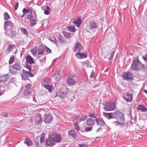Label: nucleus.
<instances>
[{
  "mask_svg": "<svg viewBox=\"0 0 147 147\" xmlns=\"http://www.w3.org/2000/svg\"><path fill=\"white\" fill-rule=\"evenodd\" d=\"M13 24L10 21H7L5 24V26H13Z\"/></svg>",
  "mask_w": 147,
  "mask_h": 147,
  "instance_id": "a19ab883",
  "label": "nucleus"
},
{
  "mask_svg": "<svg viewBox=\"0 0 147 147\" xmlns=\"http://www.w3.org/2000/svg\"><path fill=\"white\" fill-rule=\"evenodd\" d=\"M63 33L65 37L67 38H69L71 36L70 34L67 33L65 32H63Z\"/></svg>",
  "mask_w": 147,
  "mask_h": 147,
  "instance_id": "e433bc0d",
  "label": "nucleus"
},
{
  "mask_svg": "<svg viewBox=\"0 0 147 147\" xmlns=\"http://www.w3.org/2000/svg\"><path fill=\"white\" fill-rule=\"evenodd\" d=\"M42 87H45V88L48 90L50 92H51L53 88V87L52 85L48 84H42Z\"/></svg>",
  "mask_w": 147,
  "mask_h": 147,
  "instance_id": "a878e982",
  "label": "nucleus"
},
{
  "mask_svg": "<svg viewBox=\"0 0 147 147\" xmlns=\"http://www.w3.org/2000/svg\"><path fill=\"white\" fill-rule=\"evenodd\" d=\"M25 67L30 71L31 70V67L29 65H26V66Z\"/></svg>",
  "mask_w": 147,
  "mask_h": 147,
  "instance_id": "13d9d810",
  "label": "nucleus"
},
{
  "mask_svg": "<svg viewBox=\"0 0 147 147\" xmlns=\"http://www.w3.org/2000/svg\"><path fill=\"white\" fill-rule=\"evenodd\" d=\"M69 92L68 90L66 88L65 90L63 92L59 91L56 93V97H57L60 98L61 99H63L67 96V94Z\"/></svg>",
  "mask_w": 147,
  "mask_h": 147,
  "instance_id": "20e7f679",
  "label": "nucleus"
},
{
  "mask_svg": "<svg viewBox=\"0 0 147 147\" xmlns=\"http://www.w3.org/2000/svg\"><path fill=\"white\" fill-rule=\"evenodd\" d=\"M20 30L21 31V32L23 34H25L26 35H28V32L26 29L23 28H21L20 29Z\"/></svg>",
  "mask_w": 147,
  "mask_h": 147,
  "instance_id": "473e14b6",
  "label": "nucleus"
},
{
  "mask_svg": "<svg viewBox=\"0 0 147 147\" xmlns=\"http://www.w3.org/2000/svg\"><path fill=\"white\" fill-rule=\"evenodd\" d=\"M46 8V10L44 11V13L45 15H49L51 11L50 8L49 7L47 6Z\"/></svg>",
  "mask_w": 147,
  "mask_h": 147,
  "instance_id": "72a5a7b5",
  "label": "nucleus"
},
{
  "mask_svg": "<svg viewBox=\"0 0 147 147\" xmlns=\"http://www.w3.org/2000/svg\"><path fill=\"white\" fill-rule=\"evenodd\" d=\"M133 95L132 94H127L124 95L123 98L127 102H130L132 101Z\"/></svg>",
  "mask_w": 147,
  "mask_h": 147,
  "instance_id": "1a4fd4ad",
  "label": "nucleus"
},
{
  "mask_svg": "<svg viewBox=\"0 0 147 147\" xmlns=\"http://www.w3.org/2000/svg\"><path fill=\"white\" fill-rule=\"evenodd\" d=\"M58 38L59 40L61 41L62 42H64V40L63 37L62 35H59L58 36Z\"/></svg>",
  "mask_w": 147,
  "mask_h": 147,
  "instance_id": "a18cd8bd",
  "label": "nucleus"
},
{
  "mask_svg": "<svg viewBox=\"0 0 147 147\" xmlns=\"http://www.w3.org/2000/svg\"><path fill=\"white\" fill-rule=\"evenodd\" d=\"M9 16L7 13L5 12L4 13V20H6L9 18Z\"/></svg>",
  "mask_w": 147,
  "mask_h": 147,
  "instance_id": "c9c22d12",
  "label": "nucleus"
},
{
  "mask_svg": "<svg viewBox=\"0 0 147 147\" xmlns=\"http://www.w3.org/2000/svg\"><path fill=\"white\" fill-rule=\"evenodd\" d=\"M26 88L28 89H30L31 88V84H27L26 86Z\"/></svg>",
  "mask_w": 147,
  "mask_h": 147,
  "instance_id": "5fc2aeb1",
  "label": "nucleus"
},
{
  "mask_svg": "<svg viewBox=\"0 0 147 147\" xmlns=\"http://www.w3.org/2000/svg\"><path fill=\"white\" fill-rule=\"evenodd\" d=\"M96 121L97 125L100 126H103L105 124V122L102 119L96 118Z\"/></svg>",
  "mask_w": 147,
  "mask_h": 147,
  "instance_id": "ddd939ff",
  "label": "nucleus"
},
{
  "mask_svg": "<svg viewBox=\"0 0 147 147\" xmlns=\"http://www.w3.org/2000/svg\"><path fill=\"white\" fill-rule=\"evenodd\" d=\"M80 18V17L78 19L76 20L73 22V24H75L78 28L79 27L82 23V21Z\"/></svg>",
  "mask_w": 147,
  "mask_h": 147,
  "instance_id": "b1692460",
  "label": "nucleus"
},
{
  "mask_svg": "<svg viewBox=\"0 0 147 147\" xmlns=\"http://www.w3.org/2000/svg\"><path fill=\"white\" fill-rule=\"evenodd\" d=\"M116 108V106L114 103L108 102L104 106V109L106 111H111L113 110Z\"/></svg>",
  "mask_w": 147,
  "mask_h": 147,
  "instance_id": "f03ea898",
  "label": "nucleus"
},
{
  "mask_svg": "<svg viewBox=\"0 0 147 147\" xmlns=\"http://www.w3.org/2000/svg\"><path fill=\"white\" fill-rule=\"evenodd\" d=\"M76 57L79 59H82L87 57V55L86 53H81L80 52H77L75 54Z\"/></svg>",
  "mask_w": 147,
  "mask_h": 147,
  "instance_id": "9b49d317",
  "label": "nucleus"
},
{
  "mask_svg": "<svg viewBox=\"0 0 147 147\" xmlns=\"http://www.w3.org/2000/svg\"><path fill=\"white\" fill-rule=\"evenodd\" d=\"M24 93L25 96H26L30 94V92L29 90H25L24 92Z\"/></svg>",
  "mask_w": 147,
  "mask_h": 147,
  "instance_id": "603ef678",
  "label": "nucleus"
},
{
  "mask_svg": "<svg viewBox=\"0 0 147 147\" xmlns=\"http://www.w3.org/2000/svg\"><path fill=\"white\" fill-rule=\"evenodd\" d=\"M89 27L91 29H95L97 28V26L94 22L91 21L89 23Z\"/></svg>",
  "mask_w": 147,
  "mask_h": 147,
  "instance_id": "6ab92c4d",
  "label": "nucleus"
},
{
  "mask_svg": "<svg viewBox=\"0 0 147 147\" xmlns=\"http://www.w3.org/2000/svg\"><path fill=\"white\" fill-rule=\"evenodd\" d=\"M128 112H129L127 114L128 117L130 118L131 120L133 119L132 115L131 109L128 110Z\"/></svg>",
  "mask_w": 147,
  "mask_h": 147,
  "instance_id": "58836bf2",
  "label": "nucleus"
},
{
  "mask_svg": "<svg viewBox=\"0 0 147 147\" xmlns=\"http://www.w3.org/2000/svg\"><path fill=\"white\" fill-rule=\"evenodd\" d=\"M14 61V57L12 56L10 58L9 61V63L10 64H12Z\"/></svg>",
  "mask_w": 147,
  "mask_h": 147,
  "instance_id": "79ce46f5",
  "label": "nucleus"
},
{
  "mask_svg": "<svg viewBox=\"0 0 147 147\" xmlns=\"http://www.w3.org/2000/svg\"><path fill=\"white\" fill-rule=\"evenodd\" d=\"M44 52V47L42 45L39 46L38 49V55L42 54Z\"/></svg>",
  "mask_w": 147,
  "mask_h": 147,
  "instance_id": "4be33fe9",
  "label": "nucleus"
},
{
  "mask_svg": "<svg viewBox=\"0 0 147 147\" xmlns=\"http://www.w3.org/2000/svg\"><path fill=\"white\" fill-rule=\"evenodd\" d=\"M31 52L34 55H35L37 53V49L36 48H33L31 49Z\"/></svg>",
  "mask_w": 147,
  "mask_h": 147,
  "instance_id": "c03bdc74",
  "label": "nucleus"
},
{
  "mask_svg": "<svg viewBox=\"0 0 147 147\" xmlns=\"http://www.w3.org/2000/svg\"><path fill=\"white\" fill-rule=\"evenodd\" d=\"M53 78L56 80H59L61 78V76L58 72H55V73L53 75Z\"/></svg>",
  "mask_w": 147,
  "mask_h": 147,
  "instance_id": "393cba45",
  "label": "nucleus"
},
{
  "mask_svg": "<svg viewBox=\"0 0 147 147\" xmlns=\"http://www.w3.org/2000/svg\"><path fill=\"white\" fill-rule=\"evenodd\" d=\"M46 50L47 52L48 53H50L51 52V50L47 47L46 48Z\"/></svg>",
  "mask_w": 147,
  "mask_h": 147,
  "instance_id": "4d7b16f0",
  "label": "nucleus"
},
{
  "mask_svg": "<svg viewBox=\"0 0 147 147\" xmlns=\"http://www.w3.org/2000/svg\"><path fill=\"white\" fill-rule=\"evenodd\" d=\"M10 78V76L8 74H6L0 77V80H2L3 82L7 81Z\"/></svg>",
  "mask_w": 147,
  "mask_h": 147,
  "instance_id": "aec40b11",
  "label": "nucleus"
},
{
  "mask_svg": "<svg viewBox=\"0 0 147 147\" xmlns=\"http://www.w3.org/2000/svg\"><path fill=\"white\" fill-rule=\"evenodd\" d=\"M144 67V65H131V68L133 70L138 71Z\"/></svg>",
  "mask_w": 147,
  "mask_h": 147,
  "instance_id": "f8f14e48",
  "label": "nucleus"
},
{
  "mask_svg": "<svg viewBox=\"0 0 147 147\" xmlns=\"http://www.w3.org/2000/svg\"><path fill=\"white\" fill-rule=\"evenodd\" d=\"M49 139L46 140H45L44 144L45 146H51L54 145V143L52 140Z\"/></svg>",
  "mask_w": 147,
  "mask_h": 147,
  "instance_id": "dca6fc26",
  "label": "nucleus"
},
{
  "mask_svg": "<svg viewBox=\"0 0 147 147\" xmlns=\"http://www.w3.org/2000/svg\"><path fill=\"white\" fill-rule=\"evenodd\" d=\"M119 114V111H117L113 113L112 114L113 116L115 118H118Z\"/></svg>",
  "mask_w": 147,
  "mask_h": 147,
  "instance_id": "f704fd0d",
  "label": "nucleus"
},
{
  "mask_svg": "<svg viewBox=\"0 0 147 147\" xmlns=\"http://www.w3.org/2000/svg\"><path fill=\"white\" fill-rule=\"evenodd\" d=\"M113 55H114V52H113L112 53H111V56L110 57H109V59H113Z\"/></svg>",
  "mask_w": 147,
  "mask_h": 147,
  "instance_id": "680f3d73",
  "label": "nucleus"
},
{
  "mask_svg": "<svg viewBox=\"0 0 147 147\" xmlns=\"http://www.w3.org/2000/svg\"><path fill=\"white\" fill-rule=\"evenodd\" d=\"M88 116L90 117H92L94 118H96L97 115L94 113H89L88 114Z\"/></svg>",
  "mask_w": 147,
  "mask_h": 147,
  "instance_id": "ea45409f",
  "label": "nucleus"
},
{
  "mask_svg": "<svg viewBox=\"0 0 147 147\" xmlns=\"http://www.w3.org/2000/svg\"><path fill=\"white\" fill-rule=\"evenodd\" d=\"M74 126L76 127V129L78 131L79 130L80 128L79 125L78 124V123L76 122L74 123Z\"/></svg>",
  "mask_w": 147,
  "mask_h": 147,
  "instance_id": "8fccbe9b",
  "label": "nucleus"
},
{
  "mask_svg": "<svg viewBox=\"0 0 147 147\" xmlns=\"http://www.w3.org/2000/svg\"><path fill=\"white\" fill-rule=\"evenodd\" d=\"M24 143L28 146H31L32 144V141L29 138L27 137L25 139Z\"/></svg>",
  "mask_w": 147,
  "mask_h": 147,
  "instance_id": "bb28decb",
  "label": "nucleus"
},
{
  "mask_svg": "<svg viewBox=\"0 0 147 147\" xmlns=\"http://www.w3.org/2000/svg\"><path fill=\"white\" fill-rule=\"evenodd\" d=\"M103 114L104 116L109 119H110L112 117L111 115H112L113 113H104Z\"/></svg>",
  "mask_w": 147,
  "mask_h": 147,
  "instance_id": "c85d7f7f",
  "label": "nucleus"
},
{
  "mask_svg": "<svg viewBox=\"0 0 147 147\" xmlns=\"http://www.w3.org/2000/svg\"><path fill=\"white\" fill-rule=\"evenodd\" d=\"M68 136L74 138H76L77 136V134L74 130H71L69 131L68 132Z\"/></svg>",
  "mask_w": 147,
  "mask_h": 147,
  "instance_id": "2eb2a0df",
  "label": "nucleus"
},
{
  "mask_svg": "<svg viewBox=\"0 0 147 147\" xmlns=\"http://www.w3.org/2000/svg\"><path fill=\"white\" fill-rule=\"evenodd\" d=\"M3 115L5 117H7L8 116V113L7 112H4L3 113Z\"/></svg>",
  "mask_w": 147,
  "mask_h": 147,
  "instance_id": "052dcab7",
  "label": "nucleus"
},
{
  "mask_svg": "<svg viewBox=\"0 0 147 147\" xmlns=\"http://www.w3.org/2000/svg\"><path fill=\"white\" fill-rule=\"evenodd\" d=\"M37 20L36 19H31L30 21V24L31 26H33L35 25L36 24Z\"/></svg>",
  "mask_w": 147,
  "mask_h": 147,
  "instance_id": "c756f323",
  "label": "nucleus"
},
{
  "mask_svg": "<svg viewBox=\"0 0 147 147\" xmlns=\"http://www.w3.org/2000/svg\"><path fill=\"white\" fill-rule=\"evenodd\" d=\"M15 47V46L13 45H9V47L7 48V49L8 51H10L11 49H12L13 48Z\"/></svg>",
  "mask_w": 147,
  "mask_h": 147,
  "instance_id": "de8ad7c7",
  "label": "nucleus"
},
{
  "mask_svg": "<svg viewBox=\"0 0 147 147\" xmlns=\"http://www.w3.org/2000/svg\"><path fill=\"white\" fill-rule=\"evenodd\" d=\"M86 125L88 126H92L95 124L94 120L91 118H88L86 120Z\"/></svg>",
  "mask_w": 147,
  "mask_h": 147,
  "instance_id": "4468645a",
  "label": "nucleus"
},
{
  "mask_svg": "<svg viewBox=\"0 0 147 147\" xmlns=\"http://www.w3.org/2000/svg\"><path fill=\"white\" fill-rule=\"evenodd\" d=\"M49 40L52 42L55 43L56 40L55 37L53 36L51 37Z\"/></svg>",
  "mask_w": 147,
  "mask_h": 147,
  "instance_id": "3c124183",
  "label": "nucleus"
},
{
  "mask_svg": "<svg viewBox=\"0 0 147 147\" xmlns=\"http://www.w3.org/2000/svg\"><path fill=\"white\" fill-rule=\"evenodd\" d=\"M94 72L93 71H92L91 74L90 76V78H93L94 77Z\"/></svg>",
  "mask_w": 147,
  "mask_h": 147,
  "instance_id": "0e129e2a",
  "label": "nucleus"
},
{
  "mask_svg": "<svg viewBox=\"0 0 147 147\" xmlns=\"http://www.w3.org/2000/svg\"><path fill=\"white\" fill-rule=\"evenodd\" d=\"M23 72L25 76L27 78V80H29L30 79L28 78L29 77H32L33 75L32 74L30 71H27L25 70H23Z\"/></svg>",
  "mask_w": 147,
  "mask_h": 147,
  "instance_id": "412c9836",
  "label": "nucleus"
},
{
  "mask_svg": "<svg viewBox=\"0 0 147 147\" xmlns=\"http://www.w3.org/2000/svg\"><path fill=\"white\" fill-rule=\"evenodd\" d=\"M132 64H143L140 61L138 57H136L134 59L133 63Z\"/></svg>",
  "mask_w": 147,
  "mask_h": 147,
  "instance_id": "cd10ccee",
  "label": "nucleus"
},
{
  "mask_svg": "<svg viewBox=\"0 0 147 147\" xmlns=\"http://www.w3.org/2000/svg\"><path fill=\"white\" fill-rule=\"evenodd\" d=\"M138 111H141L142 112H145L147 111V109L145 107L142 105H139L137 108Z\"/></svg>",
  "mask_w": 147,
  "mask_h": 147,
  "instance_id": "a211bd4d",
  "label": "nucleus"
},
{
  "mask_svg": "<svg viewBox=\"0 0 147 147\" xmlns=\"http://www.w3.org/2000/svg\"><path fill=\"white\" fill-rule=\"evenodd\" d=\"M102 128H99L97 130V132H98V131L102 130Z\"/></svg>",
  "mask_w": 147,
  "mask_h": 147,
  "instance_id": "338daca9",
  "label": "nucleus"
},
{
  "mask_svg": "<svg viewBox=\"0 0 147 147\" xmlns=\"http://www.w3.org/2000/svg\"><path fill=\"white\" fill-rule=\"evenodd\" d=\"M67 28L70 32H74L76 31L75 28L73 26H70L67 27Z\"/></svg>",
  "mask_w": 147,
  "mask_h": 147,
  "instance_id": "2f4dec72",
  "label": "nucleus"
},
{
  "mask_svg": "<svg viewBox=\"0 0 147 147\" xmlns=\"http://www.w3.org/2000/svg\"><path fill=\"white\" fill-rule=\"evenodd\" d=\"M86 118V117L85 116H82L79 119V121L81 122L82 121L85 120Z\"/></svg>",
  "mask_w": 147,
  "mask_h": 147,
  "instance_id": "49530a36",
  "label": "nucleus"
},
{
  "mask_svg": "<svg viewBox=\"0 0 147 147\" xmlns=\"http://www.w3.org/2000/svg\"><path fill=\"white\" fill-rule=\"evenodd\" d=\"M122 77L124 80H132L134 79V76L132 74L129 72H125L123 73Z\"/></svg>",
  "mask_w": 147,
  "mask_h": 147,
  "instance_id": "423d86ee",
  "label": "nucleus"
},
{
  "mask_svg": "<svg viewBox=\"0 0 147 147\" xmlns=\"http://www.w3.org/2000/svg\"><path fill=\"white\" fill-rule=\"evenodd\" d=\"M75 75L74 74H70L68 76V78L67 80V84L71 86L74 85L76 82Z\"/></svg>",
  "mask_w": 147,
  "mask_h": 147,
  "instance_id": "0eeeda50",
  "label": "nucleus"
},
{
  "mask_svg": "<svg viewBox=\"0 0 147 147\" xmlns=\"http://www.w3.org/2000/svg\"><path fill=\"white\" fill-rule=\"evenodd\" d=\"M143 58L145 61H147V54L145 56H143Z\"/></svg>",
  "mask_w": 147,
  "mask_h": 147,
  "instance_id": "bf43d9fd",
  "label": "nucleus"
},
{
  "mask_svg": "<svg viewBox=\"0 0 147 147\" xmlns=\"http://www.w3.org/2000/svg\"><path fill=\"white\" fill-rule=\"evenodd\" d=\"M53 120L52 116L50 114H46L45 115L44 118V121L46 123H50Z\"/></svg>",
  "mask_w": 147,
  "mask_h": 147,
  "instance_id": "9d476101",
  "label": "nucleus"
},
{
  "mask_svg": "<svg viewBox=\"0 0 147 147\" xmlns=\"http://www.w3.org/2000/svg\"><path fill=\"white\" fill-rule=\"evenodd\" d=\"M20 69V65H13L9 67V73L11 75L15 74L17 70H19Z\"/></svg>",
  "mask_w": 147,
  "mask_h": 147,
  "instance_id": "7ed1b4c3",
  "label": "nucleus"
},
{
  "mask_svg": "<svg viewBox=\"0 0 147 147\" xmlns=\"http://www.w3.org/2000/svg\"><path fill=\"white\" fill-rule=\"evenodd\" d=\"M19 5V3L18 2H17L15 5L14 8L15 10H16L18 7Z\"/></svg>",
  "mask_w": 147,
  "mask_h": 147,
  "instance_id": "6e6d98bb",
  "label": "nucleus"
},
{
  "mask_svg": "<svg viewBox=\"0 0 147 147\" xmlns=\"http://www.w3.org/2000/svg\"><path fill=\"white\" fill-rule=\"evenodd\" d=\"M26 59L28 63L31 64L34 63L33 59L30 55L27 56Z\"/></svg>",
  "mask_w": 147,
  "mask_h": 147,
  "instance_id": "f3484780",
  "label": "nucleus"
},
{
  "mask_svg": "<svg viewBox=\"0 0 147 147\" xmlns=\"http://www.w3.org/2000/svg\"><path fill=\"white\" fill-rule=\"evenodd\" d=\"M92 126L86 127L85 128V131L86 132L90 131L92 130Z\"/></svg>",
  "mask_w": 147,
  "mask_h": 147,
  "instance_id": "37998d69",
  "label": "nucleus"
},
{
  "mask_svg": "<svg viewBox=\"0 0 147 147\" xmlns=\"http://www.w3.org/2000/svg\"><path fill=\"white\" fill-rule=\"evenodd\" d=\"M33 11V9L32 7L28 8L26 9L25 8H24L23 9L22 11L24 13L26 14L28 13H32Z\"/></svg>",
  "mask_w": 147,
  "mask_h": 147,
  "instance_id": "5701e85b",
  "label": "nucleus"
},
{
  "mask_svg": "<svg viewBox=\"0 0 147 147\" xmlns=\"http://www.w3.org/2000/svg\"><path fill=\"white\" fill-rule=\"evenodd\" d=\"M49 138L53 141L56 143L60 142L61 140V135L53 134L49 135Z\"/></svg>",
  "mask_w": 147,
  "mask_h": 147,
  "instance_id": "f257e3e1",
  "label": "nucleus"
},
{
  "mask_svg": "<svg viewBox=\"0 0 147 147\" xmlns=\"http://www.w3.org/2000/svg\"><path fill=\"white\" fill-rule=\"evenodd\" d=\"M35 120L38 123H40L42 121L41 117L39 116H36L35 118Z\"/></svg>",
  "mask_w": 147,
  "mask_h": 147,
  "instance_id": "7c9ffc66",
  "label": "nucleus"
},
{
  "mask_svg": "<svg viewBox=\"0 0 147 147\" xmlns=\"http://www.w3.org/2000/svg\"><path fill=\"white\" fill-rule=\"evenodd\" d=\"M113 123H114V125H115V126L118 125H119V123L118 122H117V121L114 122Z\"/></svg>",
  "mask_w": 147,
  "mask_h": 147,
  "instance_id": "e2e57ef3",
  "label": "nucleus"
},
{
  "mask_svg": "<svg viewBox=\"0 0 147 147\" xmlns=\"http://www.w3.org/2000/svg\"><path fill=\"white\" fill-rule=\"evenodd\" d=\"M45 137V134L42 133L40 137V142L42 143L44 141V139Z\"/></svg>",
  "mask_w": 147,
  "mask_h": 147,
  "instance_id": "4c0bfd02",
  "label": "nucleus"
},
{
  "mask_svg": "<svg viewBox=\"0 0 147 147\" xmlns=\"http://www.w3.org/2000/svg\"><path fill=\"white\" fill-rule=\"evenodd\" d=\"M38 137H36L35 140V141H36L37 142H38Z\"/></svg>",
  "mask_w": 147,
  "mask_h": 147,
  "instance_id": "774afa93",
  "label": "nucleus"
},
{
  "mask_svg": "<svg viewBox=\"0 0 147 147\" xmlns=\"http://www.w3.org/2000/svg\"><path fill=\"white\" fill-rule=\"evenodd\" d=\"M127 123L125 122L124 115L120 112V127L122 128L125 127L126 129Z\"/></svg>",
  "mask_w": 147,
  "mask_h": 147,
  "instance_id": "39448f33",
  "label": "nucleus"
},
{
  "mask_svg": "<svg viewBox=\"0 0 147 147\" xmlns=\"http://www.w3.org/2000/svg\"><path fill=\"white\" fill-rule=\"evenodd\" d=\"M131 59H129L128 60V64L131 63Z\"/></svg>",
  "mask_w": 147,
  "mask_h": 147,
  "instance_id": "69168bd1",
  "label": "nucleus"
},
{
  "mask_svg": "<svg viewBox=\"0 0 147 147\" xmlns=\"http://www.w3.org/2000/svg\"><path fill=\"white\" fill-rule=\"evenodd\" d=\"M30 14L27 15V18L29 19H32L33 18V16L32 15V13H30Z\"/></svg>",
  "mask_w": 147,
  "mask_h": 147,
  "instance_id": "09e8293b",
  "label": "nucleus"
},
{
  "mask_svg": "<svg viewBox=\"0 0 147 147\" xmlns=\"http://www.w3.org/2000/svg\"><path fill=\"white\" fill-rule=\"evenodd\" d=\"M78 146L79 147H88V145L86 144H78Z\"/></svg>",
  "mask_w": 147,
  "mask_h": 147,
  "instance_id": "864d4df0",
  "label": "nucleus"
},
{
  "mask_svg": "<svg viewBox=\"0 0 147 147\" xmlns=\"http://www.w3.org/2000/svg\"><path fill=\"white\" fill-rule=\"evenodd\" d=\"M83 48L79 42H77L74 48L73 51L75 52H78L83 50Z\"/></svg>",
  "mask_w": 147,
  "mask_h": 147,
  "instance_id": "6e6552de",
  "label": "nucleus"
}]
</instances>
